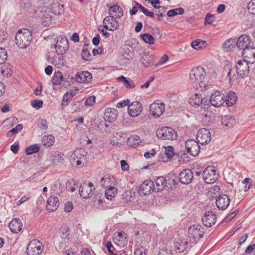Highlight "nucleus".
I'll use <instances>...</instances> for the list:
<instances>
[{
  "mask_svg": "<svg viewBox=\"0 0 255 255\" xmlns=\"http://www.w3.org/2000/svg\"><path fill=\"white\" fill-rule=\"evenodd\" d=\"M32 39V33L27 29L18 30L15 35L16 44L21 49L27 48L31 43Z\"/></svg>",
  "mask_w": 255,
  "mask_h": 255,
  "instance_id": "f257e3e1",
  "label": "nucleus"
},
{
  "mask_svg": "<svg viewBox=\"0 0 255 255\" xmlns=\"http://www.w3.org/2000/svg\"><path fill=\"white\" fill-rule=\"evenodd\" d=\"M157 137L161 140H174L177 138V134L172 128L169 127H162L156 131Z\"/></svg>",
  "mask_w": 255,
  "mask_h": 255,
  "instance_id": "f03ea898",
  "label": "nucleus"
},
{
  "mask_svg": "<svg viewBox=\"0 0 255 255\" xmlns=\"http://www.w3.org/2000/svg\"><path fill=\"white\" fill-rule=\"evenodd\" d=\"M133 56V47L129 45H125L119 51V61L121 65L128 64L132 60Z\"/></svg>",
  "mask_w": 255,
  "mask_h": 255,
  "instance_id": "7ed1b4c3",
  "label": "nucleus"
},
{
  "mask_svg": "<svg viewBox=\"0 0 255 255\" xmlns=\"http://www.w3.org/2000/svg\"><path fill=\"white\" fill-rule=\"evenodd\" d=\"M203 178L207 184L215 183L219 177V173L215 167L209 166L203 172Z\"/></svg>",
  "mask_w": 255,
  "mask_h": 255,
  "instance_id": "20e7f679",
  "label": "nucleus"
},
{
  "mask_svg": "<svg viewBox=\"0 0 255 255\" xmlns=\"http://www.w3.org/2000/svg\"><path fill=\"white\" fill-rule=\"evenodd\" d=\"M206 75L204 69L197 67L193 69L190 73V80L192 83L203 84V80Z\"/></svg>",
  "mask_w": 255,
  "mask_h": 255,
  "instance_id": "39448f33",
  "label": "nucleus"
},
{
  "mask_svg": "<svg viewBox=\"0 0 255 255\" xmlns=\"http://www.w3.org/2000/svg\"><path fill=\"white\" fill-rule=\"evenodd\" d=\"M203 227L200 225H194L188 229L189 237L190 242L196 243L203 237L204 231Z\"/></svg>",
  "mask_w": 255,
  "mask_h": 255,
  "instance_id": "423d86ee",
  "label": "nucleus"
},
{
  "mask_svg": "<svg viewBox=\"0 0 255 255\" xmlns=\"http://www.w3.org/2000/svg\"><path fill=\"white\" fill-rule=\"evenodd\" d=\"M249 62L244 60H240L238 61L236 66L237 76L242 78L246 77L249 71Z\"/></svg>",
  "mask_w": 255,
  "mask_h": 255,
  "instance_id": "0eeeda50",
  "label": "nucleus"
},
{
  "mask_svg": "<svg viewBox=\"0 0 255 255\" xmlns=\"http://www.w3.org/2000/svg\"><path fill=\"white\" fill-rule=\"evenodd\" d=\"M196 139L201 145L208 144L211 140L210 132L206 128L200 129L197 133Z\"/></svg>",
  "mask_w": 255,
  "mask_h": 255,
  "instance_id": "6e6552de",
  "label": "nucleus"
},
{
  "mask_svg": "<svg viewBox=\"0 0 255 255\" xmlns=\"http://www.w3.org/2000/svg\"><path fill=\"white\" fill-rule=\"evenodd\" d=\"M200 143L194 139H188L185 143L187 152L192 156L198 155L200 152Z\"/></svg>",
  "mask_w": 255,
  "mask_h": 255,
  "instance_id": "1a4fd4ad",
  "label": "nucleus"
},
{
  "mask_svg": "<svg viewBox=\"0 0 255 255\" xmlns=\"http://www.w3.org/2000/svg\"><path fill=\"white\" fill-rule=\"evenodd\" d=\"M154 188L155 191H162L163 190L169 191L174 190L172 185L168 186L167 184L166 178L164 177L160 176L157 177L155 180Z\"/></svg>",
  "mask_w": 255,
  "mask_h": 255,
  "instance_id": "9d476101",
  "label": "nucleus"
},
{
  "mask_svg": "<svg viewBox=\"0 0 255 255\" xmlns=\"http://www.w3.org/2000/svg\"><path fill=\"white\" fill-rule=\"evenodd\" d=\"M114 16H106L103 20L104 28L107 30L114 31L119 27V22Z\"/></svg>",
  "mask_w": 255,
  "mask_h": 255,
  "instance_id": "9b49d317",
  "label": "nucleus"
},
{
  "mask_svg": "<svg viewBox=\"0 0 255 255\" xmlns=\"http://www.w3.org/2000/svg\"><path fill=\"white\" fill-rule=\"evenodd\" d=\"M42 252L41 244L37 240L30 242L27 248L28 255H39Z\"/></svg>",
  "mask_w": 255,
  "mask_h": 255,
  "instance_id": "f8f14e48",
  "label": "nucleus"
},
{
  "mask_svg": "<svg viewBox=\"0 0 255 255\" xmlns=\"http://www.w3.org/2000/svg\"><path fill=\"white\" fill-rule=\"evenodd\" d=\"M54 47L57 54L66 53L69 48L68 40L65 38H58Z\"/></svg>",
  "mask_w": 255,
  "mask_h": 255,
  "instance_id": "ddd939ff",
  "label": "nucleus"
},
{
  "mask_svg": "<svg viewBox=\"0 0 255 255\" xmlns=\"http://www.w3.org/2000/svg\"><path fill=\"white\" fill-rule=\"evenodd\" d=\"M224 95L221 92L216 91L210 96L209 103L214 107H219L223 105L224 101Z\"/></svg>",
  "mask_w": 255,
  "mask_h": 255,
  "instance_id": "4468645a",
  "label": "nucleus"
},
{
  "mask_svg": "<svg viewBox=\"0 0 255 255\" xmlns=\"http://www.w3.org/2000/svg\"><path fill=\"white\" fill-rule=\"evenodd\" d=\"M243 60L253 64L255 62V47L253 45L243 50L242 52Z\"/></svg>",
  "mask_w": 255,
  "mask_h": 255,
  "instance_id": "2eb2a0df",
  "label": "nucleus"
},
{
  "mask_svg": "<svg viewBox=\"0 0 255 255\" xmlns=\"http://www.w3.org/2000/svg\"><path fill=\"white\" fill-rule=\"evenodd\" d=\"M251 44L253 45L251 38L247 34H242L236 41L237 47L242 51L252 46Z\"/></svg>",
  "mask_w": 255,
  "mask_h": 255,
  "instance_id": "dca6fc26",
  "label": "nucleus"
},
{
  "mask_svg": "<svg viewBox=\"0 0 255 255\" xmlns=\"http://www.w3.org/2000/svg\"><path fill=\"white\" fill-rule=\"evenodd\" d=\"M101 185L103 188L106 190V191L108 190H114L117 191L116 188H115V179L113 176H109L108 177H102L101 179Z\"/></svg>",
  "mask_w": 255,
  "mask_h": 255,
  "instance_id": "f3484780",
  "label": "nucleus"
},
{
  "mask_svg": "<svg viewBox=\"0 0 255 255\" xmlns=\"http://www.w3.org/2000/svg\"><path fill=\"white\" fill-rule=\"evenodd\" d=\"M216 215L211 211H207L202 217L203 224L208 227H212L216 222Z\"/></svg>",
  "mask_w": 255,
  "mask_h": 255,
  "instance_id": "a211bd4d",
  "label": "nucleus"
},
{
  "mask_svg": "<svg viewBox=\"0 0 255 255\" xmlns=\"http://www.w3.org/2000/svg\"><path fill=\"white\" fill-rule=\"evenodd\" d=\"M142 110V105L139 101H134L128 105L129 114L132 117L138 116Z\"/></svg>",
  "mask_w": 255,
  "mask_h": 255,
  "instance_id": "6ab92c4d",
  "label": "nucleus"
},
{
  "mask_svg": "<svg viewBox=\"0 0 255 255\" xmlns=\"http://www.w3.org/2000/svg\"><path fill=\"white\" fill-rule=\"evenodd\" d=\"M230 202V199L227 195L221 194L217 198L216 205L219 209L224 210L227 208Z\"/></svg>",
  "mask_w": 255,
  "mask_h": 255,
  "instance_id": "aec40b11",
  "label": "nucleus"
},
{
  "mask_svg": "<svg viewBox=\"0 0 255 255\" xmlns=\"http://www.w3.org/2000/svg\"><path fill=\"white\" fill-rule=\"evenodd\" d=\"M165 110L164 104L163 103L154 102L150 106V113L154 117H159Z\"/></svg>",
  "mask_w": 255,
  "mask_h": 255,
  "instance_id": "412c9836",
  "label": "nucleus"
},
{
  "mask_svg": "<svg viewBox=\"0 0 255 255\" xmlns=\"http://www.w3.org/2000/svg\"><path fill=\"white\" fill-rule=\"evenodd\" d=\"M193 178L192 171L189 169H185L182 171L179 174L180 182L184 184H188L191 182Z\"/></svg>",
  "mask_w": 255,
  "mask_h": 255,
  "instance_id": "4be33fe9",
  "label": "nucleus"
},
{
  "mask_svg": "<svg viewBox=\"0 0 255 255\" xmlns=\"http://www.w3.org/2000/svg\"><path fill=\"white\" fill-rule=\"evenodd\" d=\"M92 75L87 71L78 72L75 77V79L79 83H88L91 81Z\"/></svg>",
  "mask_w": 255,
  "mask_h": 255,
  "instance_id": "5701e85b",
  "label": "nucleus"
},
{
  "mask_svg": "<svg viewBox=\"0 0 255 255\" xmlns=\"http://www.w3.org/2000/svg\"><path fill=\"white\" fill-rule=\"evenodd\" d=\"M189 102L192 106H199L202 105V107L204 109L208 108L209 104H203V100L200 94L195 93L189 100Z\"/></svg>",
  "mask_w": 255,
  "mask_h": 255,
  "instance_id": "b1692460",
  "label": "nucleus"
},
{
  "mask_svg": "<svg viewBox=\"0 0 255 255\" xmlns=\"http://www.w3.org/2000/svg\"><path fill=\"white\" fill-rule=\"evenodd\" d=\"M59 205V199L57 197L50 196L47 200L46 209L50 212L56 211Z\"/></svg>",
  "mask_w": 255,
  "mask_h": 255,
  "instance_id": "393cba45",
  "label": "nucleus"
},
{
  "mask_svg": "<svg viewBox=\"0 0 255 255\" xmlns=\"http://www.w3.org/2000/svg\"><path fill=\"white\" fill-rule=\"evenodd\" d=\"M23 224L19 218L13 219L9 224V228L13 233L17 234L21 231Z\"/></svg>",
  "mask_w": 255,
  "mask_h": 255,
  "instance_id": "a878e982",
  "label": "nucleus"
},
{
  "mask_svg": "<svg viewBox=\"0 0 255 255\" xmlns=\"http://www.w3.org/2000/svg\"><path fill=\"white\" fill-rule=\"evenodd\" d=\"M118 115V111L116 109L107 108L104 113V119L106 121L112 122L114 121Z\"/></svg>",
  "mask_w": 255,
  "mask_h": 255,
  "instance_id": "bb28decb",
  "label": "nucleus"
},
{
  "mask_svg": "<svg viewBox=\"0 0 255 255\" xmlns=\"http://www.w3.org/2000/svg\"><path fill=\"white\" fill-rule=\"evenodd\" d=\"M51 13L55 16H59L64 13L65 10L63 4H61L58 2L53 3L50 8H48Z\"/></svg>",
  "mask_w": 255,
  "mask_h": 255,
  "instance_id": "cd10ccee",
  "label": "nucleus"
},
{
  "mask_svg": "<svg viewBox=\"0 0 255 255\" xmlns=\"http://www.w3.org/2000/svg\"><path fill=\"white\" fill-rule=\"evenodd\" d=\"M52 13L50 10L47 8L43 13L41 16V19L43 24L45 26H50L52 24L54 20L53 17L52 15Z\"/></svg>",
  "mask_w": 255,
  "mask_h": 255,
  "instance_id": "c85d7f7f",
  "label": "nucleus"
},
{
  "mask_svg": "<svg viewBox=\"0 0 255 255\" xmlns=\"http://www.w3.org/2000/svg\"><path fill=\"white\" fill-rule=\"evenodd\" d=\"M174 246L177 252H183L188 248V242L185 239L179 238L175 242Z\"/></svg>",
  "mask_w": 255,
  "mask_h": 255,
  "instance_id": "c756f323",
  "label": "nucleus"
},
{
  "mask_svg": "<svg viewBox=\"0 0 255 255\" xmlns=\"http://www.w3.org/2000/svg\"><path fill=\"white\" fill-rule=\"evenodd\" d=\"M110 16H114L117 18H120L123 15L122 9L117 5H114L110 7L109 9Z\"/></svg>",
  "mask_w": 255,
  "mask_h": 255,
  "instance_id": "7c9ffc66",
  "label": "nucleus"
},
{
  "mask_svg": "<svg viewBox=\"0 0 255 255\" xmlns=\"http://www.w3.org/2000/svg\"><path fill=\"white\" fill-rule=\"evenodd\" d=\"M236 123V120L231 115H225L221 118L222 125L228 128L233 127Z\"/></svg>",
  "mask_w": 255,
  "mask_h": 255,
  "instance_id": "2f4dec72",
  "label": "nucleus"
},
{
  "mask_svg": "<svg viewBox=\"0 0 255 255\" xmlns=\"http://www.w3.org/2000/svg\"><path fill=\"white\" fill-rule=\"evenodd\" d=\"M63 54H57V55L51 58L49 61L51 63L55 64V65L58 68H60L64 65V60L63 59Z\"/></svg>",
  "mask_w": 255,
  "mask_h": 255,
  "instance_id": "473e14b6",
  "label": "nucleus"
},
{
  "mask_svg": "<svg viewBox=\"0 0 255 255\" xmlns=\"http://www.w3.org/2000/svg\"><path fill=\"white\" fill-rule=\"evenodd\" d=\"M139 189V191H155L154 183L151 180H147L142 183Z\"/></svg>",
  "mask_w": 255,
  "mask_h": 255,
  "instance_id": "72a5a7b5",
  "label": "nucleus"
},
{
  "mask_svg": "<svg viewBox=\"0 0 255 255\" xmlns=\"http://www.w3.org/2000/svg\"><path fill=\"white\" fill-rule=\"evenodd\" d=\"M59 234L60 237L65 243L67 242L71 238L69 229L66 226H63L60 229Z\"/></svg>",
  "mask_w": 255,
  "mask_h": 255,
  "instance_id": "f704fd0d",
  "label": "nucleus"
},
{
  "mask_svg": "<svg viewBox=\"0 0 255 255\" xmlns=\"http://www.w3.org/2000/svg\"><path fill=\"white\" fill-rule=\"evenodd\" d=\"M237 99L236 94L234 92L230 91L227 94L224 101L228 106H231L236 103Z\"/></svg>",
  "mask_w": 255,
  "mask_h": 255,
  "instance_id": "c9c22d12",
  "label": "nucleus"
},
{
  "mask_svg": "<svg viewBox=\"0 0 255 255\" xmlns=\"http://www.w3.org/2000/svg\"><path fill=\"white\" fill-rule=\"evenodd\" d=\"M123 137V133L121 132H116L112 135L111 139V144L115 146H120L122 145L121 140Z\"/></svg>",
  "mask_w": 255,
  "mask_h": 255,
  "instance_id": "e433bc0d",
  "label": "nucleus"
},
{
  "mask_svg": "<svg viewBox=\"0 0 255 255\" xmlns=\"http://www.w3.org/2000/svg\"><path fill=\"white\" fill-rule=\"evenodd\" d=\"M119 81H122L124 83V85L128 89H132L135 87V84L133 81L129 78H127L123 75L119 76L118 78Z\"/></svg>",
  "mask_w": 255,
  "mask_h": 255,
  "instance_id": "4c0bfd02",
  "label": "nucleus"
},
{
  "mask_svg": "<svg viewBox=\"0 0 255 255\" xmlns=\"http://www.w3.org/2000/svg\"><path fill=\"white\" fill-rule=\"evenodd\" d=\"M64 79L62 72L56 71L52 78L51 81L53 85H59L62 81H64Z\"/></svg>",
  "mask_w": 255,
  "mask_h": 255,
  "instance_id": "58836bf2",
  "label": "nucleus"
},
{
  "mask_svg": "<svg viewBox=\"0 0 255 255\" xmlns=\"http://www.w3.org/2000/svg\"><path fill=\"white\" fill-rule=\"evenodd\" d=\"M227 191V186L221 182H217L215 185H211L209 187L208 191Z\"/></svg>",
  "mask_w": 255,
  "mask_h": 255,
  "instance_id": "ea45409f",
  "label": "nucleus"
},
{
  "mask_svg": "<svg viewBox=\"0 0 255 255\" xmlns=\"http://www.w3.org/2000/svg\"><path fill=\"white\" fill-rule=\"evenodd\" d=\"M141 142L140 137L136 135L129 137L127 143L129 146L135 147Z\"/></svg>",
  "mask_w": 255,
  "mask_h": 255,
  "instance_id": "a19ab883",
  "label": "nucleus"
},
{
  "mask_svg": "<svg viewBox=\"0 0 255 255\" xmlns=\"http://www.w3.org/2000/svg\"><path fill=\"white\" fill-rule=\"evenodd\" d=\"M142 63L146 67H148L154 63V58L149 54H145L141 59Z\"/></svg>",
  "mask_w": 255,
  "mask_h": 255,
  "instance_id": "79ce46f5",
  "label": "nucleus"
},
{
  "mask_svg": "<svg viewBox=\"0 0 255 255\" xmlns=\"http://www.w3.org/2000/svg\"><path fill=\"white\" fill-rule=\"evenodd\" d=\"M43 145L47 147L52 146L55 142V138L52 135H48L44 136L42 140Z\"/></svg>",
  "mask_w": 255,
  "mask_h": 255,
  "instance_id": "37998d69",
  "label": "nucleus"
},
{
  "mask_svg": "<svg viewBox=\"0 0 255 255\" xmlns=\"http://www.w3.org/2000/svg\"><path fill=\"white\" fill-rule=\"evenodd\" d=\"M235 39L230 38L227 40L223 44L224 49L227 51H230L235 46Z\"/></svg>",
  "mask_w": 255,
  "mask_h": 255,
  "instance_id": "c03bdc74",
  "label": "nucleus"
},
{
  "mask_svg": "<svg viewBox=\"0 0 255 255\" xmlns=\"http://www.w3.org/2000/svg\"><path fill=\"white\" fill-rule=\"evenodd\" d=\"M86 152L84 149L77 148L74 150L73 155L74 156V158L79 159H84V160H85V156L86 155Z\"/></svg>",
  "mask_w": 255,
  "mask_h": 255,
  "instance_id": "a18cd8bd",
  "label": "nucleus"
},
{
  "mask_svg": "<svg viewBox=\"0 0 255 255\" xmlns=\"http://www.w3.org/2000/svg\"><path fill=\"white\" fill-rule=\"evenodd\" d=\"M40 150V146L37 144H34L28 147L25 151L26 155H29L38 152Z\"/></svg>",
  "mask_w": 255,
  "mask_h": 255,
  "instance_id": "49530a36",
  "label": "nucleus"
},
{
  "mask_svg": "<svg viewBox=\"0 0 255 255\" xmlns=\"http://www.w3.org/2000/svg\"><path fill=\"white\" fill-rule=\"evenodd\" d=\"M167 160H164V162H167L170 160L175 155L174 148L172 146H168L165 148V153Z\"/></svg>",
  "mask_w": 255,
  "mask_h": 255,
  "instance_id": "de8ad7c7",
  "label": "nucleus"
},
{
  "mask_svg": "<svg viewBox=\"0 0 255 255\" xmlns=\"http://www.w3.org/2000/svg\"><path fill=\"white\" fill-rule=\"evenodd\" d=\"M134 3L135 5L137 6L138 8L140 9L145 15L150 18H153L154 17V14L153 12L149 11L145 7L143 6L141 4L136 1H134Z\"/></svg>",
  "mask_w": 255,
  "mask_h": 255,
  "instance_id": "09e8293b",
  "label": "nucleus"
},
{
  "mask_svg": "<svg viewBox=\"0 0 255 255\" xmlns=\"http://www.w3.org/2000/svg\"><path fill=\"white\" fill-rule=\"evenodd\" d=\"M184 12V9L183 8H177L169 10L167 12L168 17H173L177 15H182Z\"/></svg>",
  "mask_w": 255,
  "mask_h": 255,
  "instance_id": "8fccbe9b",
  "label": "nucleus"
},
{
  "mask_svg": "<svg viewBox=\"0 0 255 255\" xmlns=\"http://www.w3.org/2000/svg\"><path fill=\"white\" fill-rule=\"evenodd\" d=\"M140 36L145 43H148L149 44H153L154 43V38L152 35L148 34L145 33L143 34H141Z\"/></svg>",
  "mask_w": 255,
  "mask_h": 255,
  "instance_id": "3c124183",
  "label": "nucleus"
},
{
  "mask_svg": "<svg viewBox=\"0 0 255 255\" xmlns=\"http://www.w3.org/2000/svg\"><path fill=\"white\" fill-rule=\"evenodd\" d=\"M23 125L22 124H18L15 128L11 129L8 133H7V136L11 137L13 135L16 134L19 132L21 131L23 129Z\"/></svg>",
  "mask_w": 255,
  "mask_h": 255,
  "instance_id": "603ef678",
  "label": "nucleus"
},
{
  "mask_svg": "<svg viewBox=\"0 0 255 255\" xmlns=\"http://www.w3.org/2000/svg\"><path fill=\"white\" fill-rule=\"evenodd\" d=\"M205 41L201 40V39H197L191 42V46L195 49H199L201 48L205 44Z\"/></svg>",
  "mask_w": 255,
  "mask_h": 255,
  "instance_id": "864d4df0",
  "label": "nucleus"
},
{
  "mask_svg": "<svg viewBox=\"0 0 255 255\" xmlns=\"http://www.w3.org/2000/svg\"><path fill=\"white\" fill-rule=\"evenodd\" d=\"M7 59V52L6 49L0 47V64L5 63Z\"/></svg>",
  "mask_w": 255,
  "mask_h": 255,
  "instance_id": "5fc2aeb1",
  "label": "nucleus"
},
{
  "mask_svg": "<svg viewBox=\"0 0 255 255\" xmlns=\"http://www.w3.org/2000/svg\"><path fill=\"white\" fill-rule=\"evenodd\" d=\"M81 56L82 59L85 61H90L92 59V56L87 48H83L81 52Z\"/></svg>",
  "mask_w": 255,
  "mask_h": 255,
  "instance_id": "6e6d98bb",
  "label": "nucleus"
},
{
  "mask_svg": "<svg viewBox=\"0 0 255 255\" xmlns=\"http://www.w3.org/2000/svg\"><path fill=\"white\" fill-rule=\"evenodd\" d=\"M63 154L58 152H55L52 155V160L54 164H57L62 160Z\"/></svg>",
  "mask_w": 255,
  "mask_h": 255,
  "instance_id": "4d7b16f0",
  "label": "nucleus"
},
{
  "mask_svg": "<svg viewBox=\"0 0 255 255\" xmlns=\"http://www.w3.org/2000/svg\"><path fill=\"white\" fill-rule=\"evenodd\" d=\"M242 183L245 185L244 187L245 188V191L247 190H249L253 186L254 184H253L252 180L250 178H245L242 181Z\"/></svg>",
  "mask_w": 255,
  "mask_h": 255,
  "instance_id": "13d9d810",
  "label": "nucleus"
},
{
  "mask_svg": "<svg viewBox=\"0 0 255 255\" xmlns=\"http://www.w3.org/2000/svg\"><path fill=\"white\" fill-rule=\"evenodd\" d=\"M38 126L42 130H46L48 128L46 120L45 119H40L38 122Z\"/></svg>",
  "mask_w": 255,
  "mask_h": 255,
  "instance_id": "bf43d9fd",
  "label": "nucleus"
},
{
  "mask_svg": "<svg viewBox=\"0 0 255 255\" xmlns=\"http://www.w3.org/2000/svg\"><path fill=\"white\" fill-rule=\"evenodd\" d=\"M248 10L252 14H255V0H252L248 4Z\"/></svg>",
  "mask_w": 255,
  "mask_h": 255,
  "instance_id": "052dcab7",
  "label": "nucleus"
},
{
  "mask_svg": "<svg viewBox=\"0 0 255 255\" xmlns=\"http://www.w3.org/2000/svg\"><path fill=\"white\" fill-rule=\"evenodd\" d=\"M43 105V102L41 100L36 99L32 101L31 106L32 107L39 109L41 108Z\"/></svg>",
  "mask_w": 255,
  "mask_h": 255,
  "instance_id": "680f3d73",
  "label": "nucleus"
},
{
  "mask_svg": "<svg viewBox=\"0 0 255 255\" xmlns=\"http://www.w3.org/2000/svg\"><path fill=\"white\" fill-rule=\"evenodd\" d=\"M75 95V93L74 92V91H73L72 90H71V91H67L64 94L62 99L64 100L69 101L74 97Z\"/></svg>",
  "mask_w": 255,
  "mask_h": 255,
  "instance_id": "e2e57ef3",
  "label": "nucleus"
},
{
  "mask_svg": "<svg viewBox=\"0 0 255 255\" xmlns=\"http://www.w3.org/2000/svg\"><path fill=\"white\" fill-rule=\"evenodd\" d=\"M95 103V97L91 96L87 98L85 101V105L86 106H92Z\"/></svg>",
  "mask_w": 255,
  "mask_h": 255,
  "instance_id": "0e129e2a",
  "label": "nucleus"
},
{
  "mask_svg": "<svg viewBox=\"0 0 255 255\" xmlns=\"http://www.w3.org/2000/svg\"><path fill=\"white\" fill-rule=\"evenodd\" d=\"M214 22V17L213 15L208 13L205 18L204 24H212Z\"/></svg>",
  "mask_w": 255,
  "mask_h": 255,
  "instance_id": "69168bd1",
  "label": "nucleus"
},
{
  "mask_svg": "<svg viewBox=\"0 0 255 255\" xmlns=\"http://www.w3.org/2000/svg\"><path fill=\"white\" fill-rule=\"evenodd\" d=\"M147 250L143 248H137L134 252L135 255H147Z\"/></svg>",
  "mask_w": 255,
  "mask_h": 255,
  "instance_id": "338daca9",
  "label": "nucleus"
},
{
  "mask_svg": "<svg viewBox=\"0 0 255 255\" xmlns=\"http://www.w3.org/2000/svg\"><path fill=\"white\" fill-rule=\"evenodd\" d=\"M84 106L82 105V103L81 102H76L73 105V109L75 111H80L83 108Z\"/></svg>",
  "mask_w": 255,
  "mask_h": 255,
  "instance_id": "774afa93",
  "label": "nucleus"
}]
</instances>
